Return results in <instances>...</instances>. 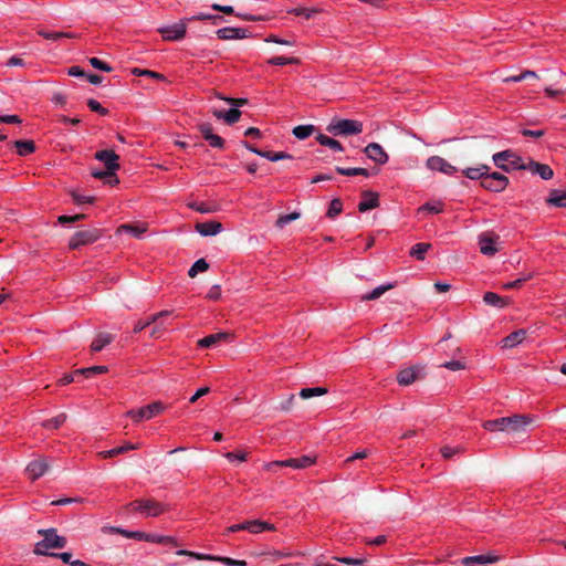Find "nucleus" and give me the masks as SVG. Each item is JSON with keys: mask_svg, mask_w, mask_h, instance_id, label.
<instances>
[{"mask_svg": "<svg viewBox=\"0 0 566 566\" xmlns=\"http://www.w3.org/2000/svg\"><path fill=\"white\" fill-rule=\"evenodd\" d=\"M531 423L532 419L522 415L497 418V447H511L525 441Z\"/></svg>", "mask_w": 566, "mask_h": 566, "instance_id": "nucleus-1", "label": "nucleus"}, {"mask_svg": "<svg viewBox=\"0 0 566 566\" xmlns=\"http://www.w3.org/2000/svg\"><path fill=\"white\" fill-rule=\"evenodd\" d=\"M39 535L43 539L35 544L34 553L36 555H48L49 549H60L66 546V538L57 534L56 528L39 530Z\"/></svg>", "mask_w": 566, "mask_h": 566, "instance_id": "nucleus-2", "label": "nucleus"}, {"mask_svg": "<svg viewBox=\"0 0 566 566\" xmlns=\"http://www.w3.org/2000/svg\"><path fill=\"white\" fill-rule=\"evenodd\" d=\"M126 509L132 512H139L146 517H157L168 511V505L155 499H140L128 503Z\"/></svg>", "mask_w": 566, "mask_h": 566, "instance_id": "nucleus-3", "label": "nucleus"}, {"mask_svg": "<svg viewBox=\"0 0 566 566\" xmlns=\"http://www.w3.org/2000/svg\"><path fill=\"white\" fill-rule=\"evenodd\" d=\"M326 130L333 136H352L363 132V123L355 119H333Z\"/></svg>", "mask_w": 566, "mask_h": 566, "instance_id": "nucleus-4", "label": "nucleus"}, {"mask_svg": "<svg viewBox=\"0 0 566 566\" xmlns=\"http://www.w3.org/2000/svg\"><path fill=\"white\" fill-rule=\"evenodd\" d=\"M526 160L512 150L497 151V169L505 172L525 170Z\"/></svg>", "mask_w": 566, "mask_h": 566, "instance_id": "nucleus-5", "label": "nucleus"}, {"mask_svg": "<svg viewBox=\"0 0 566 566\" xmlns=\"http://www.w3.org/2000/svg\"><path fill=\"white\" fill-rule=\"evenodd\" d=\"M165 410V406L160 401H154L138 409H130L125 415L134 421L149 420L160 415Z\"/></svg>", "mask_w": 566, "mask_h": 566, "instance_id": "nucleus-6", "label": "nucleus"}, {"mask_svg": "<svg viewBox=\"0 0 566 566\" xmlns=\"http://www.w3.org/2000/svg\"><path fill=\"white\" fill-rule=\"evenodd\" d=\"M101 235V230L96 228L77 231L71 237L69 241V249L77 250L81 247L92 244L96 242Z\"/></svg>", "mask_w": 566, "mask_h": 566, "instance_id": "nucleus-7", "label": "nucleus"}, {"mask_svg": "<svg viewBox=\"0 0 566 566\" xmlns=\"http://www.w3.org/2000/svg\"><path fill=\"white\" fill-rule=\"evenodd\" d=\"M158 32L165 41H179L185 38L187 32L186 20H181L172 25L159 28Z\"/></svg>", "mask_w": 566, "mask_h": 566, "instance_id": "nucleus-8", "label": "nucleus"}, {"mask_svg": "<svg viewBox=\"0 0 566 566\" xmlns=\"http://www.w3.org/2000/svg\"><path fill=\"white\" fill-rule=\"evenodd\" d=\"M525 170H528L533 175H538L544 180H549L554 177L553 169L546 165L527 158Z\"/></svg>", "mask_w": 566, "mask_h": 566, "instance_id": "nucleus-9", "label": "nucleus"}, {"mask_svg": "<svg viewBox=\"0 0 566 566\" xmlns=\"http://www.w3.org/2000/svg\"><path fill=\"white\" fill-rule=\"evenodd\" d=\"M50 468V464L48 462V460L45 458H39L36 460H33L31 461L28 465H27V473L29 475V478L34 481L39 478H41L42 475H44L48 470Z\"/></svg>", "mask_w": 566, "mask_h": 566, "instance_id": "nucleus-10", "label": "nucleus"}, {"mask_svg": "<svg viewBox=\"0 0 566 566\" xmlns=\"http://www.w3.org/2000/svg\"><path fill=\"white\" fill-rule=\"evenodd\" d=\"M364 153L366 156L379 165H385L388 161V154L384 150V148L378 143L368 144Z\"/></svg>", "mask_w": 566, "mask_h": 566, "instance_id": "nucleus-11", "label": "nucleus"}, {"mask_svg": "<svg viewBox=\"0 0 566 566\" xmlns=\"http://www.w3.org/2000/svg\"><path fill=\"white\" fill-rule=\"evenodd\" d=\"M426 165L430 170L440 171L446 175H452L457 171V169L451 164L439 156L429 157Z\"/></svg>", "mask_w": 566, "mask_h": 566, "instance_id": "nucleus-12", "label": "nucleus"}, {"mask_svg": "<svg viewBox=\"0 0 566 566\" xmlns=\"http://www.w3.org/2000/svg\"><path fill=\"white\" fill-rule=\"evenodd\" d=\"M94 157H95V159L102 161L105 165L106 169H108V170H118L119 169V164H118L119 157L113 150L105 149V150L96 151Z\"/></svg>", "mask_w": 566, "mask_h": 566, "instance_id": "nucleus-13", "label": "nucleus"}, {"mask_svg": "<svg viewBox=\"0 0 566 566\" xmlns=\"http://www.w3.org/2000/svg\"><path fill=\"white\" fill-rule=\"evenodd\" d=\"M479 247L481 253L484 255H494L495 254V240L493 233L490 231L483 232L479 235Z\"/></svg>", "mask_w": 566, "mask_h": 566, "instance_id": "nucleus-14", "label": "nucleus"}, {"mask_svg": "<svg viewBox=\"0 0 566 566\" xmlns=\"http://www.w3.org/2000/svg\"><path fill=\"white\" fill-rule=\"evenodd\" d=\"M220 40H234L248 38V30L243 28L226 27L217 31Z\"/></svg>", "mask_w": 566, "mask_h": 566, "instance_id": "nucleus-15", "label": "nucleus"}, {"mask_svg": "<svg viewBox=\"0 0 566 566\" xmlns=\"http://www.w3.org/2000/svg\"><path fill=\"white\" fill-rule=\"evenodd\" d=\"M222 224L218 221L198 222L195 226L197 232L203 237L216 235L222 231Z\"/></svg>", "mask_w": 566, "mask_h": 566, "instance_id": "nucleus-16", "label": "nucleus"}, {"mask_svg": "<svg viewBox=\"0 0 566 566\" xmlns=\"http://www.w3.org/2000/svg\"><path fill=\"white\" fill-rule=\"evenodd\" d=\"M379 206L378 195L373 191H364L363 200L358 203V210L360 212H366L368 210L375 209Z\"/></svg>", "mask_w": 566, "mask_h": 566, "instance_id": "nucleus-17", "label": "nucleus"}, {"mask_svg": "<svg viewBox=\"0 0 566 566\" xmlns=\"http://www.w3.org/2000/svg\"><path fill=\"white\" fill-rule=\"evenodd\" d=\"M283 462H284L283 465L286 468L300 470V469L308 468L312 464H314L315 458H312L310 455H302L300 458H291V459L283 460Z\"/></svg>", "mask_w": 566, "mask_h": 566, "instance_id": "nucleus-18", "label": "nucleus"}, {"mask_svg": "<svg viewBox=\"0 0 566 566\" xmlns=\"http://www.w3.org/2000/svg\"><path fill=\"white\" fill-rule=\"evenodd\" d=\"M229 334L224 332H219L216 334L208 335L201 339L198 340L197 345L201 348H210L223 340H227L229 338Z\"/></svg>", "mask_w": 566, "mask_h": 566, "instance_id": "nucleus-19", "label": "nucleus"}, {"mask_svg": "<svg viewBox=\"0 0 566 566\" xmlns=\"http://www.w3.org/2000/svg\"><path fill=\"white\" fill-rule=\"evenodd\" d=\"M420 369L415 367H408L400 370L397 375V381L401 386L411 385L418 377Z\"/></svg>", "mask_w": 566, "mask_h": 566, "instance_id": "nucleus-20", "label": "nucleus"}, {"mask_svg": "<svg viewBox=\"0 0 566 566\" xmlns=\"http://www.w3.org/2000/svg\"><path fill=\"white\" fill-rule=\"evenodd\" d=\"M138 448H139V444L126 442L125 444H123L120 447L98 452V457H101L103 459H108V458L116 457L118 454L126 453L130 450H137Z\"/></svg>", "mask_w": 566, "mask_h": 566, "instance_id": "nucleus-21", "label": "nucleus"}, {"mask_svg": "<svg viewBox=\"0 0 566 566\" xmlns=\"http://www.w3.org/2000/svg\"><path fill=\"white\" fill-rule=\"evenodd\" d=\"M525 336H526V331L525 329L514 331L513 333H511L509 336H506L505 338H503L501 340L502 348H513V347H515L516 345H518L520 343L523 342Z\"/></svg>", "mask_w": 566, "mask_h": 566, "instance_id": "nucleus-22", "label": "nucleus"}, {"mask_svg": "<svg viewBox=\"0 0 566 566\" xmlns=\"http://www.w3.org/2000/svg\"><path fill=\"white\" fill-rule=\"evenodd\" d=\"M212 114L218 119H224L227 122V124H229V125L237 123L241 116V112L235 107L230 108L227 112L216 109L212 112Z\"/></svg>", "mask_w": 566, "mask_h": 566, "instance_id": "nucleus-23", "label": "nucleus"}, {"mask_svg": "<svg viewBox=\"0 0 566 566\" xmlns=\"http://www.w3.org/2000/svg\"><path fill=\"white\" fill-rule=\"evenodd\" d=\"M114 337L109 333H99L91 344V350L101 352L105 346L113 342Z\"/></svg>", "mask_w": 566, "mask_h": 566, "instance_id": "nucleus-24", "label": "nucleus"}, {"mask_svg": "<svg viewBox=\"0 0 566 566\" xmlns=\"http://www.w3.org/2000/svg\"><path fill=\"white\" fill-rule=\"evenodd\" d=\"M546 203L558 208L566 207V191L552 190Z\"/></svg>", "mask_w": 566, "mask_h": 566, "instance_id": "nucleus-25", "label": "nucleus"}, {"mask_svg": "<svg viewBox=\"0 0 566 566\" xmlns=\"http://www.w3.org/2000/svg\"><path fill=\"white\" fill-rule=\"evenodd\" d=\"M316 140L319 143V145L328 147L334 151H343L344 150V147L342 146V144L338 140H336L329 136H326L324 134H318L316 136Z\"/></svg>", "mask_w": 566, "mask_h": 566, "instance_id": "nucleus-26", "label": "nucleus"}, {"mask_svg": "<svg viewBox=\"0 0 566 566\" xmlns=\"http://www.w3.org/2000/svg\"><path fill=\"white\" fill-rule=\"evenodd\" d=\"M395 285L391 284V283H388V284H384V285H379L377 287H375L371 292L363 295L360 297L361 301H374V300H377L385 292L394 289Z\"/></svg>", "mask_w": 566, "mask_h": 566, "instance_id": "nucleus-27", "label": "nucleus"}, {"mask_svg": "<svg viewBox=\"0 0 566 566\" xmlns=\"http://www.w3.org/2000/svg\"><path fill=\"white\" fill-rule=\"evenodd\" d=\"M38 34L46 40L57 41L61 39H75L76 35L72 32H50L45 30H39Z\"/></svg>", "mask_w": 566, "mask_h": 566, "instance_id": "nucleus-28", "label": "nucleus"}, {"mask_svg": "<svg viewBox=\"0 0 566 566\" xmlns=\"http://www.w3.org/2000/svg\"><path fill=\"white\" fill-rule=\"evenodd\" d=\"M321 12H322V10L318 8H305V7L293 8L289 11L290 14L303 17L306 20L312 19L313 17H315L316 14H318Z\"/></svg>", "mask_w": 566, "mask_h": 566, "instance_id": "nucleus-29", "label": "nucleus"}, {"mask_svg": "<svg viewBox=\"0 0 566 566\" xmlns=\"http://www.w3.org/2000/svg\"><path fill=\"white\" fill-rule=\"evenodd\" d=\"M14 147L17 148L18 155L23 157L35 150V145L32 140H17L14 142Z\"/></svg>", "mask_w": 566, "mask_h": 566, "instance_id": "nucleus-30", "label": "nucleus"}, {"mask_svg": "<svg viewBox=\"0 0 566 566\" xmlns=\"http://www.w3.org/2000/svg\"><path fill=\"white\" fill-rule=\"evenodd\" d=\"M264 531H275V526L271 523L260 521V520L250 521V532L249 533L259 534Z\"/></svg>", "mask_w": 566, "mask_h": 566, "instance_id": "nucleus-31", "label": "nucleus"}, {"mask_svg": "<svg viewBox=\"0 0 566 566\" xmlns=\"http://www.w3.org/2000/svg\"><path fill=\"white\" fill-rule=\"evenodd\" d=\"M145 542L156 543V544H171L174 546L178 545L176 538L172 536L158 535V534H151V533H147Z\"/></svg>", "mask_w": 566, "mask_h": 566, "instance_id": "nucleus-32", "label": "nucleus"}, {"mask_svg": "<svg viewBox=\"0 0 566 566\" xmlns=\"http://www.w3.org/2000/svg\"><path fill=\"white\" fill-rule=\"evenodd\" d=\"M207 560L210 562H219L227 566H247V562L243 559H233L231 557L226 556H217V555H210L209 557H206Z\"/></svg>", "mask_w": 566, "mask_h": 566, "instance_id": "nucleus-33", "label": "nucleus"}, {"mask_svg": "<svg viewBox=\"0 0 566 566\" xmlns=\"http://www.w3.org/2000/svg\"><path fill=\"white\" fill-rule=\"evenodd\" d=\"M431 249V244L430 243H426V242H421V243H417L415 244L409 254L413 258H416L417 260H424V255L426 253Z\"/></svg>", "mask_w": 566, "mask_h": 566, "instance_id": "nucleus-34", "label": "nucleus"}, {"mask_svg": "<svg viewBox=\"0 0 566 566\" xmlns=\"http://www.w3.org/2000/svg\"><path fill=\"white\" fill-rule=\"evenodd\" d=\"M315 130V127L313 125H298L293 128V135L297 139H306L308 138Z\"/></svg>", "mask_w": 566, "mask_h": 566, "instance_id": "nucleus-35", "label": "nucleus"}, {"mask_svg": "<svg viewBox=\"0 0 566 566\" xmlns=\"http://www.w3.org/2000/svg\"><path fill=\"white\" fill-rule=\"evenodd\" d=\"M495 560V556L489 554L488 556H474L467 557L463 559L464 563L469 564V566H484L485 563H492Z\"/></svg>", "mask_w": 566, "mask_h": 566, "instance_id": "nucleus-36", "label": "nucleus"}, {"mask_svg": "<svg viewBox=\"0 0 566 566\" xmlns=\"http://www.w3.org/2000/svg\"><path fill=\"white\" fill-rule=\"evenodd\" d=\"M336 171L339 175H343V176H364V177H369L370 176L369 170H367L366 168H343V167H336Z\"/></svg>", "mask_w": 566, "mask_h": 566, "instance_id": "nucleus-37", "label": "nucleus"}, {"mask_svg": "<svg viewBox=\"0 0 566 566\" xmlns=\"http://www.w3.org/2000/svg\"><path fill=\"white\" fill-rule=\"evenodd\" d=\"M327 388L325 387H313V388H303L300 391V397L303 399H308L314 396H323L327 394Z\"/></svg>", "mask_w": 566, "mask_h": 566, "instance_id": "nucleus-38", "label": "nucleus"}, {"mask_svg": "<svg viewBox=\"0 0 566 566\" xmlns=\"http://www.w3.org/2000/svg\"><path fill=\"white\" fill-rule=\"evenodd\" d=\"M66 421V415L60 413L56 417L48 419L42 422V426L46 429H57Z\"/></svg>", "mask_w": 566, "mask_h": 566, "instance_id": "nucleus-39", "label": "nucleus"}, {"mask_svg": "<svg viewBox=\"0 0 566 566\" xmlns=\"http://www.w3.org/2000/svg\"><path fill=\"white\" fill-rule=\"evenodd\" d=\"M119 231L132 234L133 237L140 238L145 232V227H139L135 224H122L118 229Z\"/></svg>", "mask_w": 566, "mask_h": 566, "instance_id": "nucleus-40", "label": "nucleus"}, {"mask_svg": "<svg viewBox=\"0 0 566 566\" xmlns=\"http://www.w3.org/2000/svg\"><path fill=\"white\" fill-rule=\"evenodd\" d=\"M343 210V203L340 199L335 198L331 201L328 210L326 212V217L329 219H334L337 217Z\"/></svg>", "mask_w": 566, "mask_h": 566, "instance_id": "nucleus-41", "label": "nucleus"}, {"mask_svg": "<svg viewBox=\"0 0 566 566\" xmlns=\"http://www.w3.org/2000/svg\"><path fill=\"white\" fill-rule=\"evenodd\" d=\"M301 213L300 212H291V213H287V214H281L276 222H275V226L280 229L284 228L286 224H289L290 222L294 221V220H297L300 218Z\"/></svg>", "mask_w": 566, "mask_h": 566, "instance_id": "nucleus-42", "label": "nucleus"}, {"mask_svg": "<svg viewBox=\"0 0 566 566\" xmlns=\"http://www.w3.org/2000/svg\"><path fill=\"white\" fill-rule=\"evenodd\" d=\"M209 269V264L207 263V261L205 259H199L197 260L192 266L190 268V270L188 271V275L190 277H195L197 275V273L199 272H205Z\"/></svg>", "mask_w": 566, "mask_h": 566, "instance_id": "nucleus-43", "label": "nucleus"}, {"mask_svg": "<svg viewBox=\"0 0 566 566\" xmlns=\"http://www.w3.org/2000/svg\"><path fill=\"white\" fill-rule=\"evenodd\" d=\"M108 368L106 366H93L87 368H82L75 370V374L84 375L85 377H91L92 375L96 374H105L107 373Z\"/></svg>", "mask_w": 566, "mask_h": 566, "instance_id": "nucleus-44", "label": "nucleus"}, {"mask_svg": "<svg viewBox=\"0 0 566 566\" xmlns=\"http://www.w3.org/2000/svg\"><path fill=\"white\" fill-rule=\"evenodd\" d=\"M261 157H264L271 161H277V160H282V159H291L292 158V156L287 153H284V151L274 153V151H270V150H263V153L261 154Z\"/></svg>", "mask_w": 566, "mask_h": 566, "instance_id": "nucleus-45", "label": "nucleus"}, {"mask_svg": "<svg viewBox=\"0 0 566 566\" xmlns=\"http://www.w3.org/2000/svg\"><path fill=\"white\" fill-rule=\"evenodd\" d=\"M443 211V205L441 202H427L422 205L418 212L440 213Z\"/></svg>", "mask_w": 566, "mask_h": 566, "instance_id": "nucleus-46", "label": "nucleus"}, {"mask_svg": "<svg viewBox=\"0 0 566 566\" xmlns=\"http://www.w3.org/2000/svg\"><path fill=\"white\" fill-rule=\"evenodd\" d=\"M268 63L272 65L298 64L300 60L296 57L273 56L268 60Z\"/></svg>", "mask_w": 566, "mask_h": 566, "instance_id": "nucleus-47", "label": "nucleus"}, {"mask_svg": "<svg viewBox=\"0 0 566 566\" xmlns=\"http://www.w3.org/2000/svg\"><path fill=\"white\" fill-rule=\"evenodd\" d=\"M132 73L136 76H147V77L156 78L159 81L165 80V76L163 74L157 73L155 71H150V70H143V69L135 67L132 70Z\"/></svg>", "mask_w": 566, "mask_h": 566, "instance_id": "nucleus-48", "label": "nucleus"}, {"mask_svg": "<svg viewBox=\"0 0 566 566\" xmlns=\"http://www.w3.org/2000/svg\"><path fill=\"white\" fill-rule=\"evenodd\" d=\"M538 78L537 74L534 72V71H524L522 72L520 75L517 76H506V77H503V82L504 83H510V82H518V81H522V80H526V78Z\"/></svg>", "mask_w": 566, "mask_h": 566, "instance_id": "nucleus-49", "label": "nucleus"}, {"mask_svg": "<svg viewBox=\"0 0 566 566\" xmlns=\"http://www.w3.org/2000/svg\"><path fill=\"white\" fill-rule=\"evenodd\" d=\"M203 20H212L213 23H218V22L223 21V17L213 15V14H209V13H199V14H196V15H192V17L186 19V21H203Z\"/></svg>", "mask_w": 566, "mask_h": 566, "instance_id": "nucleus-50", "label": "nucleus"}, {"mask_svg": "<svg viewBox=\"0 0 566 566\" xmlns=\"http://www.w3.org/2000/svg\"><path fill=\"white\" fill-rule=\"evenodd\" d=\"M206 142H208V144L212 147V148H218V149H222L224 147V139L217 135V134H212V135H208L206 136Z\"/></svg>", "mask_w": 566, "mask_h": 566, "instance_id": "nucleus-51", "label": "nucleus"}, {"mask_svg": "<svg viewBox=\"0 0 566 566\" xmlns=\"http://www.w3.org/2000/svg\"><path fill=\"white\" fill-rule=\"evenodd\" d=\"M87 106L92 112L98 113L102 116H105L108 114V109L103 107L99 102H97L94 98H90L87 101Z\"/></svg>", "mask_w": 566, "mask_h": 566, "instance_id": "nucleus-52", "label": "nucleus"}, {"mask_svg": "<svg viewBox=\"0 0 566 566\" xmlns=\"http://www.w3.org/2000/svg\"><path fill=\"white\" fill-rule=\"evenodd\" d=\"M489 168L486 166H482L481 168H468L465 170V176L470 179H479L486 174Z\"/></svg>", "mask_w": 566, "mask_h": 566, "instance_id": "nucleus-53", "label": "nucleus"}, {"mask_svg": "<svg viewBox=\"0 0 566 566\" xmlns=\"http://www.w3.org/2000/svg\"><path fill=\"white\" fill-rule=\"evenodd\" d=\"M72 199L76 205H83V203H93L95 201V197L93 196H84L76 191L71 192Z\"/></svg>", "mask_w": 566, "mask_h": 566, "instance_id": "nucleus-54", "label": "nucleus"}, {"mask_svg": "<svg viewBox=\"0 0 566 566\" xmlns=\"http://www.w3.org/2000/svg\"><path fill=\"white\" fill-rule=\"evenodd\" d=\"M176 554L179 556H189V557H192L198 560H207V558H203V557L210 556V554L196 553V552H191V551H187V549H179L176 552Z\"/></svg>", "mask_w": 566, "mask_h": 566, "instance_id": "nucleus-55", "label": "nucleus"}, {"mask_svg": "<svg viewBox=\"0 0 566 566\" xmlns=\"http://www.w3.org/2000/svg\"><path fill=\"white\" fill-rule=\"evenodd\" d=\"M90 64L99 70V71H104V72H111L113 69L109 64L105 63L104 61L97 59V57H91L90 59Z\"/></svg>", "mask_w": 566, "mask_h": 566, "instance_id": "nucleus-56", "label": "nucleus"}, {"mask_svg": "<svg viewBox=\"0 0 566 566\" xmlns=\"http://www.w3.org/2000/svg\"><path fill=\"white\" fill-rule=\"evenodd\" d=\"M85 219V214L83 213H80V214H74V216H60L57 221L59 223L61 224H65V223H73V222H76V221H80V220H83Z\"/></svg>", "mask_w": 566, "mask_h": 566, "instance_id": "nucleus-57", "label": "nucleus"}, {"mask_svg": "<svg viewBox=\"0 0 566 566\" xmlns=\"http://www.w3.org/2000/svg\"><path fill=\"white\" fill-rule=\"evenodd\" d=\"M441 367L457 371L465 368V364L462 360H450L441 365Z\"/></svg>", "mask_w": 566, "mask_h": 566, "instance_id": "nucleus-58", "label": "nucleus"}, {"mask_svg": "<svg viewBox=\"0 0 566 566\" xmlns=\"http://www.w3.org/2000/svg\"><path fill=\"white\" fill-rule=\"evenodd\" d=\"M441 455L444 458V459H450L452 458L454 454H458L460 452H462V449L457 447V448H451V447H443L441 448Z\"/></svg>", "mask_w": 566, "mask_h": 566, "instance_id": "nucleus-59", "label": "nucleus"}, {"mask_svg": "<svg viewBox=\"0 0 566 566\" xmlns=\"http://www.w3.org/2000/svg\"><path fill=\"white\" fill-rule=\"evenodd\" d=\"M369 454L368 450H360V451H357L355 452L354 454H352L350 457H348L345 461H344V464L346 463H349V462H353L355 460H361V459H365L367 458Z\"/></svg>", "mask_w": 566, "mask_h": 566, "instance_id": "nucleus-60", "label": "nucleus"}, {"mask_svg": "<svg viewBox=\"0 0 566 566\" xmlns=\"http://www.w3.org/2000/svg\"><path fill=\"white\" fill-rule=\"evenodd\" d=\"M544 91H545L546 95L551 98H555L559 95L566 94V87L565 88L560 87V88L554 90L551 86H546Z\"/></svg>", "mask_w": 566, "mask_h": 566, "instance_id": "nucleus-61", "label": "nucleus"}, {"mask_svg": "<svg viewBox=\"0 0 566 566\" xmlns=\"http://www.w3.org/2000/svg\"><path fill=\"white\" fill-rule=\"evenodd\" d=\"M221 296V287L220 285H213L210 287L209 292L207 293V298L217 301Z\"/></svg>", "mask_w": 566, "mask_h": 566, "instance_id": "nucleus-62", "label": "nucleus"}, {"mask_svg": "<svg viewBox=\"0 0 566 566\" xmlns=\"http://www.w3.org/2000/svg\"><path fill=\"white\" fill-rule=\"evenodd\" d=\"M226 458L229 461H234V460L245 461L248 458V453L247 452H227Z\"/></svg>", "mask_w": 566, "mask_h": 566, "instance_id": "nucleus-63", "label": "nucleus"}, {"mask_svg": "<svg viewBox=\"0 0 566 566\" xmlns=\"http://www.w3.org/2000/svg\"><path fill=\"white\" fill-rule=\"evenodd\" d=\"M198 129L201 133L203 139H206V136L213 134V128L210 123H202L198 125Z\"/></svg>", "mask_w": 566, "mask_h": 566, "instance_id": "nucleus-64", "label": "nucleus"}]
</instances>
